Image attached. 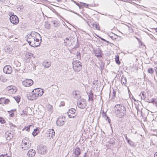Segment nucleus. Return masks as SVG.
I'll list each match as a JSON object with an SVG mask.
<instances>
[{"mask_svg":"<svg viewBox=\"0 0 157 157\" xmlns=\"http://www.w3.org/2000/svg\"><path fill=\"white\" fill-rule=\"evenodd\" d=\"M26 40L29 45L34 47L39 46L40 42V40H41L40 35L35 31L31 32L27 36Z\"/></svg>","mask_w":157,"mask_h":157,"instance_id":"obj_1","label":"nucleus"},{"mask_svg":"<svg viewBox=\"0 0 157 157\" xmlns=\"http://www.w3.org/2000/svg\"><path fill=\"white\" fill-rule=\"evenodd\" d=\"M114 109L115 113L118 117L122 118L126 114V108L122 104L116 105L115 106Z\"/></svg>","mask_w":157,"mask_h":157,"instance_id":"obj_2","label":"nucleus"},{"mask_svg":"<svg viewBox=\"0 0 157 157\" xmlns=\"http://www.w3.org/2000/svg\"><path fill=\"white\" fill-rule=\"evenodd\" d=\"M43 92L42 89H40L39 88L34 89L31 93L29 94L28 98L31 100H34L36 99L38 97L42 96Z\"/></svg>","mask_w":157,"mask_h":157,"instance_id":"obj_3","label":"nucleus"},{"mask_svg":"<svg viewBox=\"0 0 157 157\" xmlns=\"http://www.w3.org/2000/svg\"><path fill=\"white\" fill-rule=\"evenodd\" d=\"M77 38L75 36H70L69 38H67L64 40V44L65 46H70L75 44Z\"/></svg>","mask_w":157,"mask_h":157,"instance_id":"obj_4","label":"nucleus"},{"mask_svg":"<svg viewBox=\"0 0 157 157\" xmlns=\"http://www.w3.org/2000/svg\"><path fill=\"white\" fill-rule=\"evenodd\" d=\"M66 121V119L65 117L61 116L59 117L57 119L56 121V124L57 125L61 126L64 124Z\"/></svg>","mask_w":157,"mask_h":157,"instance_id":"obj_5","label":"nucleus"},{"mask_svg":"<svg viewBox=\"0 0 157 157\" xmlns=\"http://www.w3.org/2000/svg\"><path fill=\"white\" fill-rule=\"evenodd\" d=\"M78 107L81 109H84L86 105V101L83 99L78 100L77 101Z\"/></svg>","mask_w":157,"mask_h":157,"instance_id":"obj_6","label":"nucleus"},{"mask_svg":"<svg viewBox=\"0 0 157 157\" xmlns=\"http://www.w3.org/2000/svg\"><path fill=\"white\" fill-rule=\"evenodd\" d=\"M68 117L70 118L75 117L77 115L76 110L74 108H71L67 112Z\"/></svg>","mask_w":157,"mask_h":157,"instance_id":"obj_7","label":"nucleus"},{"mask_svg":"<svg viewBox=\"0 0 157 157\" xmlns=\"http://www.w3.org/2000/svg\"><path fill=\"white\" fill-rule=\"evenodd\" d=\"M10 22L14 25L17 24L19 21L18 17L16 15L14 14L10 16Z\"/></svg>","mask_w":157,"mask_h":157,"instance_id":"obj_8","label":"nucleus"},{"mask_svg":"<svg viewBox=\"0 0 157 157\" xmlns=\"http://www.w3.org/2000/svg\"><path fill=\"white\" fill-rule=\"evenodd\" d=\"M33 82L30 79H26L23 81L22 84L23 85L26 87L30 86L33 84Z\"/></svg>","mask_w":157,"mask_h":157,"instance_id":"obj_9","label":"nucleus"},{"mask_svg":"<svg viewBox=\"0 0 157 157\" xmlns=\"http://www.w3.org/2000/svg\"><path fill=\"white\" fill-rule=\"evenodd\" d=\"M38 149V152L41 154L44 155L46 153L47 150L46 147L45 146L40 145Z\"/></svg>","mask_w":157,"mask_h":157,"instance_id":"obj_10","label":"nucleus"},{"mask_svg":"<svg viewBox=\"0 0 157 157\" xmlns=\"http://www.w3.org/2000/svg\"><path fill=\"white\" fill-rule=\"evenodd\" d=\"M3 71L6 74H10L12 72V68L9 65H6L4 67Z\"/></svg>","mask_w":157,"mask_h":157,"instance_id":"obj_11","label":"nucleus"},{"mask_svg":"<svg viewBox=\"0 0 157 157\" xmlns=\"http://www.w3.org/2000/svg\"><path fill=\"white\" fill-rule=\"evenodd\" d=\"M23 144L22 146H23L22 147V148H24V150H27L30 147L31 145V143L29 141L28 142H25L23 141V143H22Z\"/></svg>","mask_w":157,"mask_h":157,"instance_id":"obj_12","label":"nucleus"},{"mask_svg":"<svg viewBox=\"0 0 157 157\" xmlns=\"http://www.w3.org/2000/svg\"><path fill=\"white\" fill-rule=\"evenodd\" d=\"M72 64L73 69L75 71L78 72L82 69V65L79 66H76V64L75 62H73Z\"/></svg>","mask_w":157,"mask_h":157,"instance_id":"obj_13","label":"nucleus"},{"mask_svg":"<svg viewBox=\"0 0 157 157\" xmlns=\"http://www.w3.org/2000/svg\"><path fill=\"white\" fill-rule=\"evenodd\" d=\"M73 153L75 156L76 157H78L81 154V150L78 147H76L73 151Z\"/></svg>","mask_w":157,"mask_h":157,"instance_id":"obj_14","label":"nucleus"},{"mask_svg":"<svg viewBox=\"0 0 157 157\" xmlns=\"http://www.w3.org/2000/svg\"><path fill=\"white\" fill-rule=\"evenodd\" d=\"M36 154L35 151L33 149H30L27 153L28 156L29 157H33L35 156Z\"/></svg>","mask_w":157,"mask_h":157,"instance_id":"obj_15","label":"nucleus"},{"mask_svg":"<svg viewBox=\"0 0 157 157\" xmlns=\"http://www.w3.org/2000/svg\"><path fill=\"white\" fill-rule=\"evenodd\" d=\"M95 55L98 57H102V51L99 48L96 49L95 51Z\"/></svg>","mask_w":157,"mask_h":157,"instance_id":"obj_16","label":"nucleus"},{"mask_svg":"<svg viewBox=\"0 0 157 157\" xmlns=\"http://www.w3.org/2000/svg\"><path fill=\"white\" fill-rule=\"evenodd\" d=\"M6 134L7 140H10L13 138V134L11 133L8 132L6 133Z\"/></svg>","mask_w":157,"mask_h":157,"instance_id":"obj_17","label":"nucleus"},{"mask_svg":"<svg viewBox=\"0 0 157 157\" xmlns=\"http://www.w3.org/2000/svg\"><path fill=\"white\" fill-rule=\"evenodd\" d=\"M89 97L88 100L89 101H91L92 102L93 101V94L92 91L91 90L90 92L87 93Z\"/></svg>","mask_w":157,"mask_h":157,"instance_id":"obj_18","label":"nucleus"},{"mask_svg":"<svg viewBox=\"0 0 157 157\" xmlns=\"http://www.w3.org/2000/svg\"><path fill=\"white\" fill-rule=\"evenodd\" d=\"M121 82L122 85L124 84L126 86L125 84L127 82V80L126 77L122 76L121 78Z\"/></svg>","mask_w":157,"mask_h":157,"instance_id":"obj_19","label":"nucleus"},{"mask_svg":"<svg viewBox=\"0 0 157 157\" xmlns=\"http://www.w3.org/2000/svg\"><path fill=\"white\" fill-rule=\"evenodd\" d=\"M43 66L45 68H48L49 67V63L48 61L44 60L42 63Z\"/></svg>","mask_w":157,"mask_h":157,"instance_id":"obj_20","label":"nucleus"},{"mask_svg":"<svg viewBox=\"0 0 157 157\" xmlns=\"http://www.w3.org/2000/svg\"><path fill=\"white\" fill-rule=\"evenodd\" d=\"M39 132V129L38 128H36V129H34L33 131V132L32 134L34 136H35Z\"/></svg>","mask_w":157,"mask_h":157,"instance_id":"obj_21","label":"nucleus"},{"mask_svg":"<svg viewBox=\"0 0 157 157\" xmlns=\"http://www.w3.org/2000/svg\"><path fill=\"white\" fill-rule=\"evenodd\" d=\"M51 23L52 24H53V26L54 27H57L59 26V23H58L56 21H52Z\"/></svg>","mask_w":157,"mask_h":157,"instance_id":"obj_22","label":"nucleus"},{"mask_svg":"<svg viewBox=\"0 0 157 157\" xmlns=\"http://www.w3.org/2000/svg\"><path fill=\"white\" fill-rule=\"evenodd\" d=\"M50 88L52 89V91L54 92H56L57 90L58 89V86L56 85L52 86Z\"/></svg>","mask_w":157,"mask_h":157,"instance_id":"obj_23","label":"nucleus"},{"mask_svg":"<svg viewBox=\"0 0 157 157\" xmlns=\"http://www.w3.org/2000/svg\"><path fill=\"white\" fill-rule=\"evenodd\" d=\"M93 27L94 28V29L95 28L96 29L98 30H99L100 29V28L99 25L98 24L95 23L93 24Z\"/></svg>","mask_w":157,"mask_h":157,"instance_id":"obj_24","label":"nucleus"},{"mask_svg":"<svg viewBox=\"0 0 157 157\" xmlns=\"http://www.w3.org/2000/svg\"><path fill=\"white\" fill-rule=\"evenodd\" d=\"M55 132L53 129H50V134H51V137L52 139L55 136Z\"/></svg>","mask_w":157,"mask_h":157,"instance_id":"obj_25","label":"nucleus"},{"mask_svg":"<svg viewBox=\"0 0 157 157\" xmlns=\"http://www.w3.org/2000/svg\"><path fill=\"white\" fill-rule=\"evenodd\" d=\"M115 59L116 63L118 64H120V62L119 61V56H115Z\"/></svg>","mask_w":157,"mask_h":157,"instance_id":"obj_26","label":"nucleus"},{"mask_svg":"<svg viewBox=\"0 0 157 157\" xmlns=\"http://www.w3.org/2000/svg\"><path fill=\"white\" fill-rule=\"evenodd\" d=\"M113 89V95H112V97H113V98L116 97V93L118 91V90L117 89Z\"/></svg>","mask_w":157,"mask_h":157,"instance_id":"obj_27","label":"nucleus"},{"mask_svg":"<svg viewBox=\"0 0 157 157\" xmlns=\"http://www.w3.org/2000/svg\"><path fill=\"white\" fill-rule=\"evenodd\" d=\"M0 81L3 82H5L7 81V79L3 76L1 75L0 76Z\"/></svg>","mask_w":157,"mask_h":157,"instance_id":"obj_28","label":"nucleus"},{"mask_svg":"<svg viewBox=\"0 0 157 157\" xmlns=\"http://www.w3.org/2000/svg\"><path fill=\"white\" fill-rule=\"evenodd\" d=\"M5 98H0V104L4 105V101H5Z\"/></svg>","mask_w":157,"mask_h":157,"instance_id":"obj_29","label":"nucleus"},{"mask_svg":"<svg viewBox=\"0 0 157 157\" xmlns=\"http://www.w3.org/2000/svg\"><path fill=\"white\" fill-rule=\"evenodd\" d=\"M44 26L46 29H49V22L48 21H46L45 22Z\"/></svg>","mask_w":157,"mask_h":157,"instance_id":"obj_30","label":"nucleus"},{"mask_svg":"<svg viewBox=\"0 0 157 157\" xmlns=\"http://www.w3.org/2000/svg\"><path fill=\"white\" fill-rule=\"evenodd\" d=\"M33 54L31 53L27 52L26 53V56L28 58H30L31 56H33Z\"/></svg>","mask_w":157,"mask_h":157,"instance_id":"obj_31","label":"nucleus"},{"mask_svg":"<svg viewBox=\"0 0 157 157\" xmlns=\"http://www.w3.org/2000/svg\"><path fill=\"white\" fill-rule=\"evenodd\" d=\"M147 72L149 73L152 74L153 73L154 71L153 68H150L148 69Z\"/></svg>","mask_w":157,"mask_h":157,"instance_id":"obj_32","label":"nucleus"},{"mask_svg":"<svg viewBox=\"0 0 157 157\" xmlns=\"http://www.w3.org/2000/svg\"><path fill=\"white\" fill-rule=\"evenodd\" d=\"M128 143L130 145L133 146L134 145V143L133 142L130 140L129 139L127 141Z\"/></svg>","mask_w":157,"mask_h":157,"instance_id":"obj_33","label":"nucleus"},{"mask_svg":"<svg viewBox=\"0 0 157 157\" xmlns=\"http://www.w3.org/2000/svg\"><path fill=\"white\" fill-rule=\"evenodd\" d=\"M4 102V104L5 105H6L9 104L10 102V101L9 99L5 98Z\"/></svg>","mask_w":157,"mask_h":157,"instance_id":"obj_34","label":"nucleus"},{"mask_svg":"<svg viewBox=\"0 0 157 157\" xmlns=\"http://www.w3.org/2000/svg\"><path fill=\"white\" fill-rule=\"evenodd\" d=\"M31 125H29L28 126H27V127H26L24 129L27 132H29L30 130V126H31Z\"/></svg>","mask_w":157,"mask_h":157,"instance_id":"obj_35","label":"nucleus"},{"mask_svg":"<svg viewBox=\"0 0 157 157\" xmlns=\"http://www.w3.org/2000/svg\"><path fill=\"white\" fill-rule=\"evenodd\" d=\"M0 122L2 124H4L5 123V121L3 118L0 117Z\"/></svg>","mask_w":157,"mask_h":157,"instance_id":"obj_36","label":"nucleus"},{"mask_svg":"<svg viewBox=\"0 0 157 157\" xmlns=\"http://www.w3.org/2000/svg\"><path fill=\"white\" fill-rule=\"evenodd\" d=\"M102 115L103 116H105L106 117L105 119L106 120H107V119H108L109 118V117L106 115V113H105L104 112V111H103V112L102 114Z\"/></svg>","mask_w":157,"mask_h":157,"instance_id":"obj_37","label":"nucleus"},{"mask_svg":"<svg viewBox=\"0 0 157 157\" xmlns=\"http://www.w3.org/2000/svg\"><path fill=\"white\" fill-rule=\"evenodd\" d=\"M74 62H75L76 63V66H81L82 65H81L79 61L76 60Z\"/></svg>","mask_w":157,"mask_h":157,"instance_id":"obj_38","label":"nucleus"},{"mask_svg":"<svg viewBox=\"0 0 157 157\" xmlns=\"http://www.w3.org/2000/svg\"><path fill=\"white\" fill-rule=\"evenodd\" d=\"M29 139L25 137L22 140V143H23V141H24L25 142H28L29 141Z\"/></svg>","mask_w":157,"mask_h":157,"instance_id":"obj_39","label":"nucleus"},{"mask_svg":"<svg viewBox=\"0 0 157 157\" xmlns=\"http://www.w3.org/2000/svg\"><path fill=\"white\" fill-rule=\"evenodd\" d=\"M14 98L17 102L18 103L20 101V98L18 97H16V98Z\"/></svg>","mask_w":157,"mask_h":157,"instance_id":"obj_40","label":"nucleus"},{"mask_svg":"<svg viewBox=\"0 0 157 157\" xmlns=\"http://www.w3.org/2000/svg\"><path fill=\"white\" fill-rule=\"evenodd\" d=\"M81 3H82L83 4V6L85 7L86 8H88V6H89V5L84 3L80 2Z\"/></svg>","mask_w":157,"mask_h":157,"instance_id":"obj_41","label":"nucleus"},{"mask_svg":"<svg viewBox=\"0 0 157 157\" xmlns=\"http://www.w3.org/2000/svg\"><path fill=\"white\" fill-rule=\"evenodd\" d=\"M148 102L149 103H154L155 102V99L154 98H152L151 99V100H149Z\"/></svg>","mask_w":157,"mask_h":157,"instance_id":"obj_42","label":"nucleus"},{"mask_svg":"<svg viewBox=\"0 0 157 157\" xmlns=\"http://www.w3.org/2000/svg\"><path fill=\"white\" fill-rule=\"evenodd\" d=\"M24 112V111L23 110L22 111V113L21 114V115L23 116H27V114L25 113Z\"/></svg>","mask_w":157,"mask_h":157,"instance_id":"obj_43","label":"nucleus"},{"mask_svg":"<svg viewBox=\"0 0 157 157\" xmlns=\"http://www.w3.org/2000/svg\"><path fill=\"white\" fill-rule=\"evenodd\" d=\"M52 106L50 105V112H52Z\"/></svg>","mask_w":157,"mask_h":157,"instance_id":"obj_44","label":"nucleus"},{"mask_svg":"<svg viewBox=\"0 0 157 157\" xmlns=\"http://www.w3.org/2000/svg\"><path fill=\"white\" fill-rule=\"evenodd\" d=\"M0 157H10L9 156H7V155H4L3 154H2L0 155Z\"/></svg>","mask_w":157,"mask_h":157,"instance_id":"obj_45","label":"nucleus"},{"mask_svg":"<svg viewBox=\"0 0 157 157\" xmlns=\"http://www.w3.org/2000/svg\"><path fill=\"white\" fill-rule=\"evenodd\" d=\"M64 105V102H61V106H63ZM60 106V105H59Z\"/></svg>","mask_w":157,"mask_h":157,"instance_id":"obj_46","label":"nucleus"},{"mask_svg":"<svg viewBox=\"0 0 157 157\" xmlns=\"http://www.w3.org/2000/svg\"><path fill=\"white\" fill-rule=\"evenodd\" d=\"M142 95L143 96V99H144L145 98V95H144V92H143L142 93Z\"/></svg>","mask_w":157,"mask_h":157,"instance_id":"obj_47","label":"nucleus"},{"mask_svg":"<svg viewBox=\"0 0 157 157\" xmlns=\"http://www.w3.org/2000/svg\"><path fill=\"white\" fill-rule=\"evenodd\" d=\"M100 39H101V40H103L104 41H105V42H106L107 41L105 40L104 39H103V38H100Z\"/></svg>","mask_w":157,"mask_h":157,"instance_id":"obj_48","label":"nucleus"},{"mask_svg":"<svg viewBox=\"0 0 157 157\" xmlns=\"http://www.w3.org/2000/svg\"><path fill=\"white\" fill-rule=\"evenodd\" d=\"M125 136V139L126 140H127V141L128 140H129V139H128V137H127V136H126V135H124Z\"/></svg>","mask_w":157,"mask_h":157,"instance_id":"obj_49","label":"nucleus"},{"mask_svg":"<svg viewBox=\"0 0 157 157\" xmlns=\"http://www.w3.org/2000/svg\"><path fill=\"white\" fill-rule=\"evenodd\" d=\"M154 157H157V152H156L154 154Z\"/></svg>","mask_w":157,"mask_h":157,"instance_id":"obj_50","label":"nucleus"},{"mask_svg":"<svg viewBox=\"0 0 157 157\" xmlns=\"http://www.w3.org/2000/svg\"><path fill=\"white\" fill-rule=\"evenodd\" d=\"M10 116L11 117H13V115H14V113H11L10 114Z\"/></svg>","mask_w":157,"mask_h":157,"instance_id":"obj_51","label":"nucleus"},{"mask_svg":"<svg viewBox=\"0 0 157 157\" xmlns=\"http://www.w3.org/2000/svg\"><path fill=\"white\" fill-rule=\"evenodd\" d=\"M154 29L156 32V33H157V28H154Z\"/></svg>","mask_w":157,"mask_h":157,"instance_id":"obj_52","label":"nucleus"},{"mask_svg":"<svg viewBox=\"0 0 157 157\" xmlns=\"http://www.w3.org/2000/svg\"><path fill=\"white\" fill-rule=\"evenodd\" d=\"M114 141H110V143L111 144H113L114 143Z\"/></svg>","mask_w":157,"mask_h":157,"instance_id":"obj_53","label":"nucleus"},{"mask_svg":"<svg viewBox=\"0 0 157 157\" xmlns=\"http://www.w3.org/2000/svg\"><path fill=\"white\" fill-rule=\"evenodd\" d=\"M108 119V122L109 123H110V122L111 121V120L109 118Z\"/></svg>","mask_w":157,"mask_h":157,"instance_id":"obj_54","label":"nucleus"},{"mask_svg":"<svg viewBox=\"0 0 157 157\" xmlns=\"http://www.w3.org/2000/svg\"><path fill=\"white\" fill-rule=\"evenodd\" d=\"M84 156H83V157H86V153L85 152V153H84Z\"/></svg>","mask_w":157,"mask_h":157,"instance_id":"obj_55","label":"nucleus"},{"mask_svg":"<svg viewBox=\"0 0 157 157\" xmlns=\"http://www.w3.org/2000/svg\"><path fill=\"white\" fill-rule=\"evenodd\" d=\"M58 2H61V0H57Z\"/></svg>","mask_w":157,"mask_h":157,"instance_id":"obj_56","label":"nucleus"},{"mask_svg":"<svg viewBox=\"0 0 157 157\" xmlns=\"http://www.w3.org/2000/svg\"><path fill=\"white\" fill-rule=\"evenodd\" d=\"M6 0H0V1L3 2L5 1Z\"/></svg>","mask_w":157,"mask_h":157,"instance_id":"obj_57","label":"nucleus"},{"mask_svg":"<svg viewBox=\"0 0 157 157\" xmlns=\"http://www.w3.org/2000/svg\"><path fill=\"white\" fill-rule=\"evenodd\" d=\"M76 5L79 6H80V5L78 4H76Z\"/></svg>","mask_w":157,"mask_h":157,"instance_id":"obj_58","label":"nucleus"},{"mask_svg":"<svg viewBox=\"0 0 157 157\" xmlns=\"http://www.w3.org/2000/svg\"><path fill=\"white\" fill-rule=\"evenodd\" d=\"M134 99V101H136V100H135V98H134V99Z\"/></svg>","mask_w":157,"mask_h":157,"instance_id":"obj_59","label":"nucleus"}]
</instances>
